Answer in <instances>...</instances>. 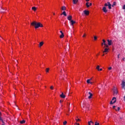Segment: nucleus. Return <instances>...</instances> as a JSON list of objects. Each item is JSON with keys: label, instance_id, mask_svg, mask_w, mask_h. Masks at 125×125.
Here are the masks:
<instances>
[{"label": "nucleus", "instance_id": "bb28decb", "mask_svg": "<svg viewBox=\"0 0 125 125\" xmlns=\"http://www.w3.org/2000/svg\"><path fill=\"white\" fill-rule=\"evenodd\" d=\"M88 125H91V124H92V125H93V122H92V121H90V122H88Z\"/></svg>", "mask_w": 125, "mask_h": 125}, {"label": "nucleus", "instance_id": "5701e85b", "mask_svg": "<svg viewBox=\"0 0 125 125\" xmlns=\"http://www.w3.org/2000/svg\"><path fill=\"white\" fill-rule=\"evenodd\" d=\"M89 2H87L86 3V7H87V8L89 7Z\"/></svg>", "mask_w": 125, "mask_h": 125}, {"label": "nucleus", "instance_id": "393cba45", "mask_svg": "<svg viewBox=\"0 0 125 125\" xmlns=\"http://www.w3.org/2000/svg\"><path fill=\"white\" fill-rule=\"evenodd\" d=\"M32 9V10H34V11H36V10H37V8H36V7H33Z\"/></svg>", "mask_w": 125, "mask_h": 125}, {"label": "nucleus", "instance_id": "4be33fe9", "mask_svg": "<svg viewBox=\"0 0 125 125\" xmlns=\"http://www.w3.org/2000/svg\"><path fill=\"white\" fill-rule=\"evenodd\" d=\"M60 38L61 39H63V38H64V33H62L61 35H60Z\"/></svg>", "mask_w": 125, "mask_h": 125}, {"label": "nucleus", "instance_id": "f03ea898", "mask_svg": "<svg viewBox=\"0 0 125 125\" xmlns=\"http://www.w3.org/2000/svg\"><path fill=\"white\" fill-rule=\"evenodd\" d=\"M103 45H104V48H105V47H106V48L109 47V44H106V41L104 39L103 40V42L102 43V46H103Z\"/></svg>", "mask_w": 125, "mask_h": 125}, {"label": "nucleus", "instance_id": "09e8293b", "mask_svg": "<svg viewBox=\"0 0 125 125\" xmlns=\"http://www.w3.org/2000/svg\"><path fill=\"white\" fill-rule=\"evenodd\" d=\"M61 73H62V70H61Z\"/></svg>", "mask_w": 125, "mask_h": 125}, {"label": "nucleus", "instance_id": "37998d69", "mask_svg": "<svg viewBox=\"0 0 125 125\" xmlns=\"http://www.w3.org/2000/svg\"><path fill=\"white\" fill-rule=\"evenodd\" d=\"M86 1H89V0H85Z\"/></svg>", "mask_w": 125, "mask_h": 125}, {"label": "nucleus", "instance_id": "6ab92c4d", "mask_svg": "<svg viewBox=\"0 0 125 125\" xmlns=\"http://www.w3.org/2000/svg\"><path fill=\"white\" fill-rule=\"evenodd\" d=\"M25 123H26V121L25 120L20 121V124H21V125H23V124H25Z\"/></svg>", "mask_w": 125, "mask_h": 125}, {"label": "nucleus", "instance_id": "cd10ccee", "mask_svg": "<svg viewBox=\"0 0 125 125\" xmlns=\"http://www.w3.org/2000/svg\"><path fill=\"white\" fill-rule=\"evenodd\" d=\"M100 66L99 65H98L96 67V69L98 70V71L99 70V69H100Z\"/></svg>", "mask_w": 125, "mask_h": 125}, {"label": "nucleus", "instance_id": "0eeeda50", "mask_svg": "<svg viewBox=\"0 0 125 125\" xmlns=\"http://www.w3.org/2000/svg\"><path fill=\"white\" fill-rule=\"evenodd\" d=\"M107 42H108V45H112V44H113V41H112L111 40H107Z\"/></svg>", "mask_w": 125, "mask_h": 125}, {"label": "nucleus", "instance_id": "c85d7f7f", "mask_svg": "<svg viewBox=\"0 0 125 125\" xmlns=\"http://www.w3.org/2000/svg\"><path fill=\"white\" fill-rule=\"evenodd\" d=\"M76 122H80L81 121V119H79V118H76Z\"/></svg>", "mask_w": 125, "mask_h": 125}, {"label": "nucleus", "instance_id": "dca6fc26", "mask_svg": "<svg viewBox=\"0 0 125 125\" xmlns=\"http://www.w3.org/2000/svg\"><path fill=\"white\" fill-rule=\"evenodd\" d=\"M67 19H68L69 21H72V16L69 15V16L67 17Z\"/></svg>", "mask_w": 125, "mask_h": 125}, {"label": "nucleus", "instance_id": "c756f323", "mask_svg": "<svg viewBox=\"0 0 125 125\" xmlns=\"http://www.w3.org/2000/svg\"><path fill=\"white\" fill-rule=\"evenodd\" d=\"M94 41H96V40H97V37L94 36Z\"/></svg>", "mask_w": 125, "mask_h": 125}, {"label": "nucleus", "instance_id": "2f4dec72", "mask_svg": "<svg viewBox=\"0 0 125 125\" xmlns=\"http://www.w3.org/2000/svg\"><path fill=\"white\" fill-rule=\"evenodd\" d=\"M114 5H116V2H114L113 5L112 6H114Z\"/></svg>", "mask_w": 125, "mask_h": 125}, {"label": "nucleus", "instance_id": "473e14b6", "mask_svg": "<svg viewBox=\"0 0 125 125\" xmlns=\"http://www.w3.org/2000/svg\"><path fill=\"white\" fill-rule=\"evenodd\" d=\"M63 124L64 125H66V124H67L66 121H64V122H63Z\"/></svg>", "mask_w": 125, "mask_h": 125}, {"label": "nucleus", "instance_id": "1a4fd4ad", "mask_svg": "<svg viewBox=\"0 0 125 125\" xmlns=\"http://www.w3.org/2000/svg\"><path fill=\"white\" fill-rule=\"evenodd\" d=\"M70 23L71 26H74V24L76 23V21H75L71 20L70 21Z\"/></svg>", "mask_w": 125, "mask_h": 125}, {"label": "nucleus", "instance_id": "72a5a7b5", "mask_svg": "<svg viewBox=\"0 0 125 125\" xmlns=\"http://www.w3.org/2000/svg\"><path fill=\"white\" fill-rule=\"evenodd\" d=\"M50 89L53 90V86H50Z\"/></svg>", "mask_w": 125, "mask_h": 125}, {"label": "nucleus", "instance_id": "423d86ee", "mask_svg": "<svg viewBox=\"0 0 125 125\" xmlns=\"http://www.w3.org/2000/svg\"><path fill=\"white\" fill-rule=\"evenodd\" d=\"M121 86L122 88H123V89H125V81H123L121 83Z\"/></svg>", "mask_w": 125, "mask_h": 125}, {"label": "nucleus", "instance_id": "a211bd4d", "mask_svg": "<svg viewBox=\"0 0 125 125\" xmlns=\"http://www.w3.org/2000/svg\"><path fill=\"white\" fill-rule=\"evenodd\" d=\"M86 83H90V84H92V83H93L90 82V80H89V79H88L86 81Z\"/></svg>", "mask_w": 125, "mask_h": 125}, {"label": "nucleus", "instance_id": "a18cd8bd", "mask_svg": "<svg viewBox=\"0 0 125 125\" xmlns=\"http://www.w3.org/2000/svg\"><path fill=\"white\" fill-rule=\"evenodd\" d=\"M123 61H125V58H123Z\"/></svg>", "mask_w": 125, "mask_h": 125}, {"label": "nucleus", "instance_id": "a878e982", "mask_svg": "<svg viewBox=\"0 0 125 125\" xmlns=\"http://www.w3.org/2000/svg\"><path fill=\"white\" fill-rule=\"evenodd\" d=\"M0 121H1L2 122V121H3L2 120V118H1V112H0Z\"/></svg>", "mask_w": 125, "mask_h": 125}, {"label": "nucleus", "instance_id": "412c9836", "mask_svg": "<svg viewBox=\"0 0 125 125\" xmlns=\"http://www.w3.org/2000/svg\"><path fill=\"white\" fill-rule=\"evenodd\" d=\"M62 14V15H64V16H67V14H66V12L65 11H63Z\"/></svg>", "mask_w": 125, "mask_h": 125}, {"label": "nucleus", "instance_id": "ea45409f", "mask_svg": "<svg viewBox=\"0 0 125 125\" xmlns=\"http://www.w3.org/2000/svg\"><path fill=\"white\" fill-rule=\"evenodd\" d=\"M60 103H62V100H61L60 101Z\"/></svg>", "mask_w": 125, "mask_h": 125}, {"label": "nucleus", "instance_id": "8fccbe9b", "mask_svg": "<svg viewBox=\"0 0 125 125\" xmlns=\"http://www.w3.org/2000/svg\"><path fill=\"white\" fill-rule=\"evenodd\" d=\"M78 125H79V124H78Z\"/></svg>", "mask_w": 125, "mask_h": 125}, {"label": "nucleus", "instance_id": "4c0bfd02", "mask_svg": "<svg viewBox=\"0 0 125 125\" xmlns=\"http://www.w3.org/2000/svg\"><path fill=\"white\" fill-rule=\"evenodd\" d=\"M60 33H62V34H63V32L62 31H61V30L60 31Z\"/></svg>", "mask_w": 125, "mask_h": 125}, {"label": "nucleus", "instance_id": "aec40b11", "mask_svg": "<svg viewBox=\"0 0 125 125\" xmlns=\"http://www.w3.org/2000/svg\"><path fill=\"white\" fill-rule=\"evenodd\" d=\"M43 45V42H41L39 44V46L41 47V46H42Z\"/></svg>", "mask_w": 125, "mask_h": 125}, {"label": "nucleus", "instance_id": "7ed1b4c3", "mask_svg": "<svg viewBox=\"0 0 125 125\" xmlns=\"http://www.w3.org/2000/svg\"><path fill=\"white\" fill-rule=\"evenodd\" d=\"M106 6H108V9H111L112 8V5H111V3H110L109 2H108L107 3H105L104 4V7H106Z\"/></svg>", "mask_w": 125, "mask_h": 125}, {"label": "nucleus", "instance_id": "b1692460", "mask_svg": "<svg viewBox=\"0 0 125 125\" xmlns=\"http://www.w3.org/2000/svg\"><path fill=\"white\" fill-rule=\"evenodd\" d=\"M61 9H62V10H66V7H65V6H62V8H61Z\"/></svg>", "mask_w": 125, "mask_h": 125}, {"label": "nucleus", "instance_id": "49530a36", "mask_svg": "<svg viewBox=\"0 0 125 125\" xmlns=\"http://www.w3.org/2000/svg\"><path fill=\"white\" fill-rule=\"evenodd\" d=\"M53 15H55V14L54 13H53Z\"/></svg>", "mask_w": 125, "mask_h": 125}, {"label": "nucleus", "instance_id": "39448f33", "mask_svg": "<svg viewBox=\"0 0 125 125\" xmlns=\"http://www.w3.org/2000/svg\"><path fill=\"white\" fill-rule=\"evenodd\" d=\"M116 101H117V99L116 97H113L112 99V101H110V104L112 105L114 104V103H116Z\"/></svg>", "mask_w": 125, "mask_h": 125}, {"label": "nucleus", "instance_id": "79ce46f5", "mask_svg": "<svg viewBox=\"0 0 125 125\" xmlns=\"http://www.w3.org/2000/svg\"><path fill=\"white\" fill-rule=\"evenodd\" d=\"M89 80H90V81H91L92 80V78H91L90 79H89Z\"/></svg>", "mask_w": 125, "mask_h": 125}, {"label": "nucleus", "instance_id": "2eb2a0df", "mask_svg": "<svg viewBox=\"0 0 125 125\" xmlns=\"http://www.w3.org/2000/svg\"><path fill=\"white\" fill-rule=\"evenodd\" d=\"M50 70V69L49 68H47L45 69V72L46 74H47L48 73H49V70Z\"/></svg>", "mask_w": 125, "mask_h": 125}, {"label": "nucleus", "instance_id": "c9c22d12", "mask_svg": "<svg viewBox=\"0 0 125 125\" xmlns=\"http://www.w3.org/2000/svg\"><path fill=\"white\" fill-rule=\"evenodd\" d=\"M89 5V6H91L92 5V3H90Z\"/></svg>", "mask_w": 125, "mask_h": 125}, {"label": "nucleus", "instance_id": "a19ab883", "mask_svg": "<svg viewBox=\"0 0 125 125\" xmlns=\"http://www.w3.org/2000/svg\"><path fill=\"white\" fill-rule=\"evenodd\" d=\"M118 58H120V55H118Z\"/></svg>", "mask_w": 125, "mask_h": 125}, {"label": "nucleus", "instance_id": "f704fd0d", "mask_svg": "<svg viewBox=\"0 0 125 125\" xmlns=\"http://www.w3.org/2000/svg\"><path fill=\"white\" fill-rule=\"evenodd\" d=\"M108 70H112V67H108Z\"/></svg>", "mask_w": 125, "mask_h": 125}, {"label": "nucleus", "instance_id": "20e7f679", "mask_svg": "<svg viewBox=\"0 0 125 125\" xmlns=\"http://www.w3.org/2000/svg\"><path fill=\"white\" fill-rule=\"evenodd\" d=\"M113 91L114 95H117V94H118V89L117 87H114Z\"/></svg>", "mask_w": 125, "mask_h": 125}, {"label": "nucleus", "instance_id": "9d476101", "mask_svg": "<svg viewBox=\"0 0 125 125\" xmlns=\"http://www.w3.org/2000/svg\"><path fill=\"white\" fill-rule=\"evenodd\" d=\"M88 94H89V96H88V98L89 99H91V98L92 97L93 95L90 92H88Z\"/></svg>", "mask_w": 125, "mask_h": 125}, {"label": "nucleus", "instance_id": "58836bf2", "mask_svg": "<svg viewBox=\"0 0 125 125\" xmlns=\"http://www.w3.org/2000/svg\"><path fill=\"white\" fill-rule=\"evenodd\" d=\"M98 71H102V68H100Z\"/></svg>", "mask_w": 125, "mask_h": 125}, {"label": "nucleus", "instance_id": "e433bc0d", "mask_svg": "<svg viewBox=\"0 0 125 125\" xmlns=\"http://www.w3.org/2000/svg\"><path fill=\"white\" fill-rule=\"evenodd\" d=\"M85 37V34H83V38H84Z\"/></svg>", "mask_w": 125, "mask_h": 125}, {"label": "nucleus", "instance_id": "ddd939ff", "mask_svg": "<svg viewBox=\"0 0 125 125\" xmlns=\"http://www.w3.org/2000/svg\"><path fill=\"white\" fill-rule=\"evenodd\" d=\"M73 4H77L78 3L79 0H72Z\"/></svg>", "mask_w": 125, "mask_h": 125}, {"label": "nucleus", "instance_id": "4468645a", "mask_svg": "<svg viewBox=\"0 0 125 125\" xmlns=\"http://www.w3.org/2000/svg\"><path fill=\"white\" fill-rule=\"evenodd\" d=\"M84 13L85 15H88L89 14V11H88L87 10H84Z\"/></svg>", "mask_w": 125, "mask_h": 125}, {"label": "nucleus", "instance_id": "f257e3e1", "mask_svg": "<svg viewBox=\"0 0 125 125\" xmlns=\"http://www.w3.org/2000/svg\"><path fill=\"white\" fill-rule=\"evenodd\" d=\"M31 25L32 26H34L35 29H38V28L42 27H43V25L41 24L40 22H37L36 21H33L31 23Z\"/></svg>", "mask_w": 125, "mask_h": 125}, {"label": "nucleus", "instance_id": "f8f14e48", "mask_svg": "<svg viewBox=\"0 0 125 125\" xmlns=\"http://www.w3.org/2000/svg\"><path fill=\"white\" fill-rule=\"evenodd\" d=\"M108 51H109V48H105L103 53H106V52H108Z\"/></svg>", "mask_w": 125, "mask_h": 125}, {"label": "nucleus", "instance_id": "f3484780", "mask_svg": "<svg viewBox=\"0 0 125 125\" xmlns=\"http://www.w3.org/2000/svg\"><path fill=\"white\" fill-rule=\"evenodd\" d=\"M60 96L62 98H65L66 97V96H65L63 93H62Z\"/></svg>", "mask_w": 125, "mask_h": 125}, {"label": "nucleus", "instance_id": "9b49d317", "mask_svg": "<svg viewBox=\"0 0 125 125\" xmlns=\"http://www.w3.org/2000/svg\"><path fill=\"white\" fill-rule=\"evenodd\" d=\"M103 11L105 13H106V12H108V10L106 9V7H104L103 8Z\"/></svg>", "mask_w": 125, "mask_h": 125}, {"label": "nucleus", "instance_id": "c03bdc74", "mask_svg": "<svg viewBox=\"0 0 125 125\" xmlns=\"http://www.w3.org/2000/svg\"><path fill=\"white\" fill-rule=\"evenodd\" d=\"M124 101H125V96H124Z\"/></svg>", "mask_w": 125, "mask_h": 125}, {"label": "nucleus", "instance_id": "7c9ffc66", "mask_svg": "<svg viewBox=\"0 0 125 125\" xmlns=\"http://www.w3.org/2000/svg\"><path fill=\"white\" fill-rule=\"evenodd\" d=\"M95 125H99V123L95 122Z\"/></svg>", "mask_w": 125, "mask_h": 125}, {"label": "nucleus", "instance_id": "de8ad7c7", "mask_svg": "<svg viewBox=\"0 0 125 125\" xmlns=\"http://www.w3.org/2000/svg\"><path fill=\"white\" fill-rule=\"evenodd\" d=\"M104 54L102 55V56H104Z\"/></svg>", "mask_w": 125, "mask_h": 125}, {"label": "nucleus", "instance_id": "6e6552de", "mask_svg": "<svg viewBox=\"0 0 125 125\" xmlns=\"http://www.w3.org/2000/svg\"><path fill=\"white\" fill-rule=\"evenodd\" d=\"M113 109L115 110V111H120V108L119 107H117V106L114 105V106H113Z\"/></svg>", "mask_w": 125, "mask_h": 125}]
</instances>
